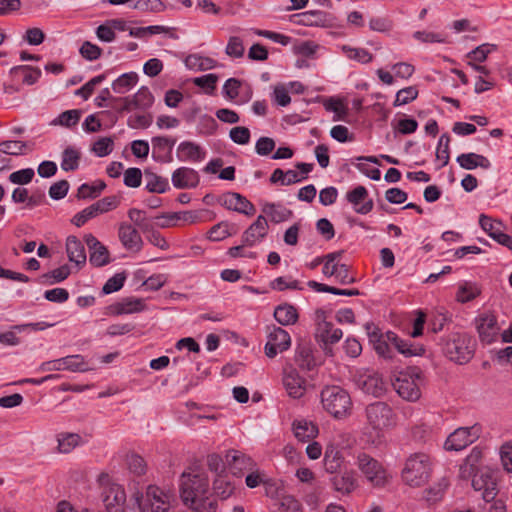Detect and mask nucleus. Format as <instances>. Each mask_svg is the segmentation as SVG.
Segmentation results:
<instances>
[{"instance_id": "obj_52", "label": "nucleus", "mask_w": 512, "mask_h": 512, "mask_svg": "<svg viewBox=\"0 0 512 512\" xmlns=\"http://www.w3.org/2000/svg\"><path fill=\"white\" fill-rule=\"evenodd\" d=\"M244 45L240 37L232 36L228 40L225 52L228 56L234 58H241L244 55Z\"/></svg>"}, {"instance_id": "obj_26", "label": "nucleus", "mask_w": 512, "mask_h": 512, "mask_svg": "<svg viewBox=\"0 0 512 512\" xmlns=\"http://www.w3.org/2000/svg\"><path fill=\"white\" fill-rule=\"evenodd\" d=\"M385 337L387 338V341H389V343L393 345L399 353L406 357L420 356L425 352L423 346H414L411 343L400 339L397 334L392 331L386 332Z\"/></svg>"}, {"instance_id": "obj_14", "label": "nucleus", "mask_w": 512, "mask_h": 512, "mask_svg": "<svg viewBox=\"0 0 512 512\" xmlns=\"http://www.w3.org/2000/svg\"><path fill=\"white\" fill-rule=\"evenodd\" d=\"M217 202L228 210L248 216L254 215L255 206L243 195L237 192H226L217 198Z\"/></svg>"}, {"instance_id": "obj_59", "label": "nucleus", "mask_w": 512, "mask_h": 512, "mask_svg": "<svg viewBox=\"0 0 512 512\" xmlns=\"http://www.w3.org/2000/svg\"><path fill=\"white\" fill-rule=\"evenodd\" d=\"M230 235L229 224L227 222H220L214 225L208 232V238L212 241H221Z\"/></svg>"}, {"instance_id": "obj_18", "label": "nucleus", "mask_w": 512, "mask_h": 512, "mask_svg": "<svg viewBox=\"0 0 512 512\" xmlns=\"http://www.w3.org/2000/svg\"><path fill=\"white\" fill-rule=\"evenodd\" d=\"M283 385L287 394L293 399H300L307 390L306 379L300 376L296 369H290L284 373Z\"/></svg>"}, {"instance_id": "obj_61", "label": "nucleus", "mask_w": 512, "mask_h": 512, "mask_svg": "<svg viewBox=\"0 0 512 512\" xmlns=\"http://www.w3.org/2000/svg\"><path fill=\"white\" fill-rule=\"evenodd\" d=\"M120 201L117 196L104 197L93 203L98 214H102L118 207Z\"/></svg>"}, {"instance_id": "obj_47", "label": "nucleus", "mask_w": 512, "mask_h": 512, "mask_svg": "<svg viewBox=\"0 0 512 512\" xmlns=\"http://www.w3.org/2000/svg\"><path fill=\"white\" fill-rule=\"evenodd\" d=\"M126 463L130 472L137 476H141L146 473L147 464L143 457L138 454L131 453L126 456Z\"/></svg>"}, {"instance_id": "obj_31", "label": "nucleus", "mask_w": 512, "mask_h": 512, "mask_svg": "<svg viewBox=\"0 0 512 512\" xmlns=\"http://www.w3.org/2000/svg\"><path fill=\"white\" fill-rule=\"evenodd\" d=\"M226 458L229 461L230 467L234 473L237 471L241 472L243 470L252 471L256 466L251 457L237 450L229 451L226 455Z\"/></svg>"}, {"instance_id": "obj_50", "label": "nucleus", "mask_w": 512, "mask_h": 512, "mask_svg": "<svg viewBox=\"0 0 512 512\" xmlns=\"http://www.w3.org/2000/svg\"><path fill=\"white\" fill-rule=\"evenodd\" d=\"M418 96V89L415 86H409L399 90L396 94V98L394 101V106L405 105L413 100H415Z\"/></svg>"}, {"instance_id": "obj_7", "label": "nucleus", "mask_w": 512, "mask_h": 512, "mask_svg": "<svg viewBox=\"0 0 512 512\" xmlns=\"http://www.w3.org/2000/svg\"><path fill=\"white\" fill-rule=\"evenodd\" d=\"M136 501L141 512H168L174 496L156 485H149L145 495L137 497Z\"/></svg>"}, {"instance_id": "obj_10", "label": "nucleus", "mask_w": 512, "mask_h": 512, "mask_svg": "<svg viewBox=\"0 0 512 512\" xmlns=\"http://www.w3.org/2000/svg\"><path fill=\"white\" fill-rule=\"evenodd\" d=\"M357 466L372 486L383 487L388 482L386 470L381 463L370 455L360 453L357 456Z\"/></svg>"}, {"instance_id": "obj_37", "label": "nucleus", "mask_w": 512, "mask_h": 512, "mask_svg": "<svg viewBox=\"0 0 512 512\" xmlns=\"http://www.w3.org/2000/svg\"><path fill=\"white\" fill-rule=\"evenodd\" d=\"M10 73L15 77L21 75L22 82L28 85H33L34 83H36L39 77L41 76V71L39 68L28 65L13 67L10 70Z\"/></svg>"}, {"instance_id": "obj_15", "label": "nucleus", "mask_w": 512, "mask_h": 512, "mask_svg": "<svg viewBox=\"0 0 512 512\" xmlns=\"http://www.w3.org/2000/svg\"><path fill=\"white\" fill-rule=\"evenodd\" d=\"M330 478V483L337 493L350 495L358 488L357 473L354 470L339 471Z\"/></svg>"}, {"instance_id": "obj_28", "label": "nucleus", "mask_w": 512, "mask_h": 512, "mask_svg": "<svg viewBox=\"0 0 512 512\" xmlns=\"http://www.w3.org/2000/svg\"><path fill=\"white\" fill-rule=\"evenodd\" d=\"M295 362L300 369L306 371H311L317 366L311 344L302 343L297 346Z\"/></svg>"}, {"instance_id": "obj_21", "label": "nucleus", "mask_w": 512, "mask_h": 512, "mask_svg": "<svg viewBox=\"0 0 512 512\" xmlns=\"http://www.w3.org/2000/svg\"><path fill=\"white\" fill-rule=\"evenodd\" d=\"M269 225L263 215H259L257 219L244 231L242 235V243L249 247L262 240L268 233Z\"/></svg>"}, {"instance_id": "obj_11", "label": "nucleus", "mask_w": 512, "mask_h": 512, "mask_svg": "<svg viewBox=\"0 0 512 512\" xmlns=\"http://www.w3.org/2000/svg\"><path fill=\"white\" fill-rule=\"evenodd\" d=\"M481 434V427L473 425L471 427H460L451 433L445 441V449L450 451H459L475 442Z\"/></svg>"}, {"instance_id": "obj_30", "label": "nucleus", "mask_w": 512, "mask_h": 512, "mask_svg": "<svg viewBox=\"0 0 512 512\" xmlns=\"http://www.w3.org/2000/svg\"><path fill=\"white\" fill-rule=\"evenodd\" d=\"M178 158L181 161L199 162L205 158V152L196 143L184 141L178 146Z\"/></svg>"}, {"instance_id": "obj_40", "label": "nucleus", "mask_w": 512, "mask_h": 512, "mask_svg": "<svg viewBox=\"0 0 512 512\" xmlns=\"http://www.w3.org/2000/svg\"><path fill=\"white\" fill-rule=\"evenodd\" d=\"M138 81L135 72L124 73L112 83V89L118 94H124L130 90Z\"/></svg>"}, {"instance_id": "obj_45", "label": "nucleus", "mask_w": 512, "mask_h": 512, "mask_svg": "<svg viewBox=\"0 0 512 512\" xmlns=\"http://www.w3.org/2000/svg\"><path fill=\"white\" fill-rule=\"evenodd\" d=\"M133 8L142 12L159 13L166 10L167 6L162 0H136Z\"/></svg>"}, {"instance_id": "obj_53", "label": "nucleus", "mask_w": 512, "mask_h": 512, "mask_svg": "<svg viewBox=\"0 0 512 512\" xmlns=\"http://www.w3.org/2000/svg\"><path fill=\"white\" fill-rule=\"evenodd\" d=\"M185 62L188 66H197L199 70H209L214 68L216 65V61L214 59L198 55H189Z\"/></svg>"}, {"instance_id": "obj_25", "label": "nucleus", "mask_w": 512, "mask_h": 512, "mask_svg": "<svg viewBox=\"0 0 512 512\" xmlns=\"http://www.w3.org/2000/svg\"><path fill=\"white\" fill-rule=\"evenodd\" d=\"M292 21L302 26H326L327 14L320 10H310L292 15Z\"/></svg>"}, {"instance_id": "obj_34", "label": "nucleus", "mask_w": 512, "mask_h": 512, "mask_svg": "<svg viewBox=\"0 0 512 512\" xmlns=\"http://www.w3.org/2000/svg\"><path fill=\"white\" fill-rule=\"evenodd\" d=\"M293 430L295 437L302 442L309 441L318 434L317 425L307 420L294 421Z\"/></svg>"}, {"instance_id": "obj_27", "label": "nucleus", "mask_w": 512, "mask_h": 512, "mask_svg": "<svg viewBox=\"0 0 512 512\" xmlns=\"http://www.w3.org/2000/svg\"><path fill=\"white\" fill-rule=\"evenodd\" d=\"M66 253L70 262L76 265L86 263V252L83 243L76 236H68L66 239Z\"/></svg>"}, {"instance_id": "obj_17", "label": "nucleus", "mask_w": 512, "mask_h": 512, "mask_svg": "<svg viewBox=\"0 0 512 512\" xmlns=\"http://www.w3.org/2000/svg\"><path fill=\"white\" fill-rule=\"evenodd\" d=\"M84 240L89 248V261L91 265L102 267L110 263V253L108 249L94 235L87 234Z\"/></svg>"}, {"instance_id": "obj_35", "label": "nucleus", "mask_w": 512, "mask_h": 512, "mask_svg": "<svg viewBox=\"0 0 512 512\" xmlns=\"http://www.w3.org/2000/svg\"><path fill=\"white\" fill-rule=\"evenodd\" d=\"M145 179H146V189L150 193H165L169 189L168 180L149 169L144 171Z\"/></svg>"}, {"instance_id": "obj_60", "label": "nucleus", "mask_w": 512, "mask_h": 512, "mask_svg": "<svg viewBox=\"0 0 512 512\" xmlns=\"http://www.w3.org/2000/svg\"><path fill=\"white\" fill-rule=\"evenodd\" d=\"M92 150L99 157L107 156L113 150V140L109 137H102L93 144Z\"/></svg>"}, {"instance_id": "obj_4", "label": "nucleus", "mask_w": 512, "mask_h": 512, "mask_svg": "<svg viewBox=\"0 0 512 512\" xmlns=\"http://www.w3.org/2000/svg\"><path fill=\"white\" fill-rule=\"evenodd\" d=\"M475 340L467 333L452 332L443 341V353L457 364L468 363L474 356Z\"/></svg>"}, {"instance_id": "obj_19", "label": "nucleus", "mask_w": 512, "mask_h": 512, "mask_svg": "<svg viewBox=\"0 0 512 512\" xmlns=\"http://www.w3.org/2000/svg\"><path fill=\"white\" fill-rule=\"evenodd\" d=\"M118 238L125 249L139 252L143 246V240L138 230L131 224L123 222L118 228Z\"/></svg>"}, {"instance_id": "obj_48", "label": "nucleus", "mask_w": 512, "mask_h": 512, "mask_svg": "<svg viewBox=\"0 0 512 512\" xmlns=\"http://www.w3.org/2000/svg\"><path fill=\"white\" fill-rule=\"evenodd\" d=\"M213 490L221 500L229 498L234 491V486L225 478L218 477L213 482Z\"/></svg>"}, {"instance_id": "obj_46", "label": "nucleus", "mask_w": 512, "mask_h": 512, "mask_svg": "<svg viewBox=\"0 0 512 512\" xmlns=\"http://www.w3.org/2000/svg\"><path fill=\"white\" fill-rule=\"evenodd\" d=\"M81 117V110L73 109L62 112L57 119H55L52 123L54 125H60L64 127H73L75 126Z\"/></svg>"}, {"instance_id": "obj_39", "label": "nucleus", "mask_w": 512, "mask_h": 512, "mask_svg": "<svg viewBox=\"0 0 512 512\" xmlns=\"http://www.w3.org/2000/svg\"><path fill=\"white\" fill-rule=\"evenodd\" d=\"M448 486V480L446 478H442L438 483L423 491V498L429 504L436 503L443 498Z\"/></svg>"}, {"instance_id": "obj_36", "label": "nucleus", "mask_w": 512, "mask_h": 512, "mask_svg": "<svg viewBox=\"0 0 512 512\" xmlns=\"http://www.w3.org/2000/svg\"><path fill=\"white\" fill-rule=\"evenodd\" d=\"M274 317L281 325H292L298 320V312L293 305L283 304L275 309Z\"/></svg>"}, {"instance_id": "obj_29", "label": "nucleus", "mask_w": 512, "mask_h": 512, "mask_svg": "<svg viewBox=\"0 0 512 512\" xmlns=\"http://www.w3.org/2000/svg\"><path fill=\"white\" fill-rule=\"evenodd\" d=\"M365 329L370 338V341L374 343V347L376 352L385 358H391L389 341L383 339V335L380 333V330L373 323H367L365 325Z\"/></svg>"}, {"instance_id": "obj_44", "label": "nucleus", "mask_w": 512, "mask_h": 512, "mask_svg": "<svg viewBox=\"0 0 512 512\" xmlns=\"http://www.w3.org/2000/svg\"><path fill=\"white\" fill-rule=\"evenodd\" d=\"M106 188L103 181H98L94 185L82 184L77 191L78 199L96 198Z\"/></svg>"}, {"instance_id": "obj_1", "label": "nucleus", "mask_w": 512, "mask_h": 512, "mask_svg": "<svg viewBox=\"0 0 512 512\" xmlns=\"http://www.w3.org/2000/svg\"><path fill=\"white\" fill-rule=\"evenodd\" d=\"M181 498L196 512H216L217 502L208 496L209 482L203 475H182Z\"/></svg>"}, {"instance_id": "obj_51", "label": "nucleus", "mask_w": 512, "mask_h": 512, "mask_svg": "<svg viewBox=\"0 0 512 512\" xmlns=\"http://www.w3.org/2000/svg\"><path fill=\"white\" fill-rule=\"evenodd\" d=\"M64 360V369L76 372V371H88L89 368L86 367V363L84 361L83 356L81 355H70L63 357Z\"/></svg>"}, {"instance_id": "obj_49", "label": "nucleus", "mask_w": 512, "mask_h": 512, "mask_svg": "<svg viewBox=\"0 0 512 512\" xmlns=\"http://www.w3.org/2000/svg\"><path fill=\"white\" fill-rule=\"evenodd\" d=\"M70 275V268L68 265H63L59 268H56L48 273H45L41 276L42 283H47L49 279H53V281H49L50 284L55 282H62L68 278Z\"/></svg>"}, {"instance_id": "obj_32", "label": "nucleus", "mask_w": 512, "mask_h": 512, "mask_svg": "<svg viewBox=\"0 0 512 512\" xmlns=\"http://www.w3.org/2000/svg\"><path fill=\"white\" fill-rule=\"evenodd\" d=\"M456 161L461 168L466 170H473L477 167L488 169L491 165L488 158L481 154H476L472 152L459 155Z\"/></svg>"}, {"instance_id": "obj_54", "label": "nucleus", "mask_w": 512, "mask_h": 512, "mask_svg": "<svg viewBox=\"0 0 512 512\" xmlns=\"http://www.w3.org/2000/svg\"><path fill=\"white\" fill-rule=\"evenodd\" d=\"M126 280L125 272L117 273L104 284L102 291L104 294H110L120 290Z\"/></svg>"}, {"instance_id": "obj_63", "label": "nucleus", "mask_w": 512, "mask_h": 512, "mask_svg": "<svg viewBox=\"0 0 512 512\" xmlns=\"http://www.w3.org/2000/svg\"><path fill=\"white\" fill-rule=\"evenodd\" d=\"M335 278L341 285H347L356 282V277L350 274V266L347 264H337Z\"/></svg>"}, {"instance_id": "obj_43", "label": "nucleus", "mask_w": 512, "mask_h": 512, "mask_svg": "<svg viewBox=\"0 0 512 512\" xmlns=\"http://www.w3.org/2000/svg\"><path fill=\"white\" fill-rule=\"evenodd\" d=\"M80 153L74 148L68 147L63 151L61 168L64 171H74L79 166Z\"/></svg>"}, {"instance_id": "obj_58", "label": "nucleus", "mask_w": 512, "mask_h": 512, "mask_svg": "<svg viewBox=\"0 0 512 512\" xmlns=\"http://www.w3.org/2000/svg\"><path fill=\"white\" fill-rule=\"evenodd\" d=\"M98 212L95 209L94 205H90L89 207L83 209L82 211L78 212L74 215L71 222L77 226L81 227L83 226L88 220L98 216Z\"/></svg>"}, {"instance_id": "obj_24", "label": "nucleus", "mask_w": 512, "mask_h": 512, "mask_svg": "<svg viewBox=\"0 0 512 512\" xmlns=\"http://www.w3.org/2000/svg\"><path fill=\"white\" fill-rule=\"evenodd\" d=\"M344 461L345 459L341 449L334 444H328L326 446L323 465L327 473L335 474L341 471Z\"/></svg>"}, {"instance_id": "obj_16", "label": "nucleus", "mask_w": 512, "mask_h": 512, "mask_svg": "<svg viewBox=\"0 0 512 512\" xmlns=\"http://www.w3.org/2000/svg\"><path fill=\"white\" fill-rule=\"evenodd\" d=\"M342 335V330L334 328V325L331 322L321 321L317 323L315 337L323 344V349L326 354L332 355V349L328 346L339 342Z\"/></svg>"}, {"instance_id": "obj_13", "label": "nucleus", "mask_w": 512, "mask_h": 512, "mask_svg": "<svg viewBox=\"0 0 512 512\" xmlns=\"http://www.w3.org/2000/svg\"><path fill=\"white\" fill-rule=\"evenodd\" d=\"M355 383L364 393L374 397H381L386 392V385L377 372L366 371L355 377Z\"/></svg>"}, {"instance_id": "obj_57", "label": "nucleus", "mask_w": 512, "mask_h": 512, "mask_svg": "<svg viewBox=\"0 0 512 512\" xmlns=\"http://www.w3.org/2000/svg\"><path fill=\"white\" fill-rule=\"evenodd\" d=\"M105 79V76L98 75L85 83L81 88L75 91V95L81 96L84 100H87L94 92L95 86L100 84Z\"/></svg>"}, {"instance_id": "obj_5", "label": "nucleus", "mask_w": 512, "mask_h": 512, "mask_svg": "<svg viewBox=\"0 0 512 512\" xmlns=\"http://www.w3.org/2000/svg\"><path fill=\"white\" fill-rule=\"evenodd\" d=\"M431 472L429 456L424 453H415L406 460L402 470V479L411 487H420L428 481Z\"/></svg>"}, {"instance_id": "obj_6", "label": "nucleus", "mask_w": 512, "mask_h": 512, "mask_svg": "<svg viewBox=\"0 0 512 512\" xmlns=\"http://www.w3.org/2000/svg\"><path fill=\"white\" fill-rule=\"evenodd\" d=\"M423 379L424 375L420 368L409 367L396 375L392 385L400 397L414 402L421 397L420 385Z\"/></svg>"}, {"instance_id": "obj_20", "label": "nucleus", "mask_w": 512, "mask_h": 512, "mask_svg": "<svg viewBox=\"0 0 512 512\" xmlns=\"http://www.w3.org/2000/svg\"><path fill=\"white\" fill-rule=\"evenodd\" d=\"M477 331L482 342L491 343L499 333L497 319L493 314H483L476 319Z\"/></svg>"}, {"instance_id": "obj_64", "label": "nucleus", "mask_w": 512, "mask_h": 512, "mask_svg": "<svg viewBox=\"0 0 512 512\" xmlns=\"http://www.w3.org/2000/svg\"><path fill=\"white\" fill-rule=\"evenodd\" d=\"M280 508L284 512H302L301 503L291 495H285L281 497Z\"/></svg>"}, {"instance_id": "obj_41", "label": "nucleus", "mask_w": 512, "mask_h": 512, "mask_svg": "<svg viewBox=\"0 0 512 512\" xmlns=\"http://www.w3.org/2000/svg\"><path fill=\"white\" fill-rule=\"evenodd\" d=\"M342 50L349 59L362 64H367L373 60V55L364 48H355L344 45L342 46Z\"/></svg>"}, {"instance_id": "obj_56", "label": "nucleus", "mask_w": 512, "mask_h": 512, "mask_svg": "<svg viewBox=\"0 0 512 512\" xmlns=\"http://www.w3.org/2000/svg\"><path fill=\"white\" fill-rule=\"evenodd\" d=\"M449 143H450V137L448 134L441 135L436 151V157L439 160H442V166H446L449 162L450 156H449Z\"/></svg>"}, {"instance_id": "obj_8", "label": "nucleus", "mask_w": 512, "mask_h": 512, "mask_svg": "<svg viewBox=\"0 0 512 512\" xmlns=\"http://www.w3.org/2000/svg\"><path fill=\"white\" fill-rule=\"evenodd\" d=\"M98 482L102 486V497L107 512H125L126 493L122 486L111 483L107 473H101Z\"/></svg>"}, {"instance_id": "obj_23", "label": "nucleus", "mask_w": 512, "mask_h": 512, "mask_svg": "<svg viewBox=\"0 0 512 512\" xmlns=\"http://www.w3.org/2000/svg\"><path fill=\"white\" fill-rule=\"evenodd\" d=\"M153 158L162 163L172 161V149L176 143L174 138L156 136L152 140Z\"/></svg>"}, {"instance_id": "obj_62", "label": "nucleus", "mask_w": 512, "mask_h": 512, "mask_svg": "<svg viewBox=\"0 0 512 512\" xmlns=\"http://www.w3.org/2000/svg\"><path fill=\"white\" fill-rule=\"evenodd\" d=\"M25 147V142L6 140L0 143V152L9 155H19L23 153Z\"/></svg>"}, {"instance_id": "obj_9", "label": "nucleus", "mask_w": 512, "mask_h": 512, "mask_svg": "<svg viewBox=\"0 0 512 512\" xmlns=\"http://www.w3.org/2000/svg\"><path fill=\"white\" fill-rule=\"evenodd\" d=\"M367 424L376 432H381L394 424L392 408L385 402H374L366 407Z\"/></svg>"}, {"instance_id": "obj_38", "label": "nucleus", "mask_w": 512, "mask_h": 512, "mask_svg": "<svg viewBox=\"0 0 512 512\" xmlns=\"http://www.w3.org/2000/svg\"><path fill=\"white\" fill-rule=\"evenodd\" d=\"M262 210L266 215H268L271 222H273V223L284 222V221L288 220L293 215L291 210H289L281 205H276L273 203L265 204Z\"/></svg>"}, {"instance_id": "obj_55", "label": "nucleus", "mask_w": 512, "mask_h": 512, "mask_svg": "<svg viewBox=\"0 0 512 512\" xmlns=\"http://www.w3.org/2000/svg\"><path fill=\"white\" fill-rule=\"evenodd\" d=\"M35 173L32 168H25L15 171L9 175V180L13 184L25 185L32 181Z\"/></svg>"}, {"instance_id": "obj_2", "label": "nucleus", "mask_w": 512, "mask_h": 512, "mask_svg": "<svg viewBox=\"0 0 512 512\" xmlns=\"http://www.w3.org/2000/svg\"><path fill=\"white\" fill-rule=\"evenodd\" d=\"M323 409L336 419H343L350 415L352 400L349 393L338 385H327L321 393Z\"/></svg>"}, {"instance_id": "obj_33", "label": "nucleus", "mask_w": 512, "mask_h": 512, "mask_svg": "<svg viewBox=\"0 0 512 512\" xmlns=\"http://www.w3.org/2000/svg\"><path fill=\"white\" fill-rule=\"evenodd\" d=\"M145 305L142 299L128 297L111 306V310L116 315L131 314L143 311Z\"/></svg>"}, {"instance_id": "obj_22", "label": "nucleus", "mask_w": 512, "mask_h": 512, "mask_svg": "<svg viewBox=\"0 0 512 512\" xmlns=\"http://www.w3.org/2000/svg\"><path fill=\"white\" fill-rule=\"evenodd\" d=\"M173 186L177 189L195 188L200 182L197 171L188 167L177 168L171 177Z\"/></svg>"}, {"instance_id": "obj_3", "label": "nucleus", "mask_w": 512, "mask_h": 512, "mask_svg": "<svg viewBox=\"0 0 512 512\" xmlns=\"http://www.w3.org/2000/svg\"><path fill=\"white\" fill-rule=\"evenodd\" d=\"M459 476L462 479L472 477V487L481 492L482 498L489 503L498 494L497 472L486 469L479 473L466 462L460 465Z\"/></svg>"}, {"instance_id": "obj_12", "label": "nucleus", "mask_w": 512, "mask_h": 512, "mask_svg": "<svg viewBox=\"0 0 512 512\" xmlns=\"http://www.w3.org/2000/svg\"><path fill=\"white\" fill-rule=\"evenodd\" d=\"M290 345L291 337L289 333L281 327L274 326L267 336V342L264 347L265 355L272 359L278 353L289 349Z\"/></svg>"}, {"instance_id": "obj_42", "label": "nucleus", "mask_w": 512, "mask_h": 512, "mask_svg": "<svg viewBox=\"0 0 512 512\" xmlns=\"http://www.w3.org/2000/svg\"><path fill=\"white\" fill-rule=\"evenodd\" d=\"M81 441V436L76 433H63L58 438V450L61 453H70Z\"/></svg>"}]
</instances>
